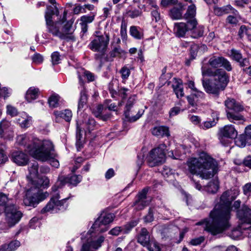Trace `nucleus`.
Returning <instances> with one entry per match:
<instances>
[{"label":"nucleus","instance_id":"nucleus-48","mask_svg":"<svg viewBox=\"0 0 251 251\" xmlns=\"http://www.w3.org/2000/svg\"><path fill=\"white\" fill-rule=\"evenodd\" d=\"M226 192L227 193L228 195H229L230 200L233 201L239 195L240 190L238 188L234 187L226 191Z\"/></svg>","mask_w":251,"mask_h":251},{"label":"nucleus","instance_id":"nucleus-62","mask_svg":"<svg viewBox=\"0 0 251 251\" xmlns=\"http://www.w3.org/2000/svg\"><path fill=\"white\" fill-rule=\"evenodd\" d=\"M7 113L12 117L15 116L18 114L17 109L11 105L7 106Z\"/></svg>","mask_w":251,"mask_h":251},{"label":"nucleus","instance_id":"nucleus-63","mask_svg":"<svg viewBox=\"0 0 251 251\" xmlns=\"http://www.w3.org/2000/svg\"><path fill=\"white\" fill-rule=\"evenodd\" d=\"M32 59L34 63L36 64H40L43 61V57L41 54L39 53H35L32 57Z\"/></svg>","mask_w":251,"mask_h":251},{"label":"nucleus","instance_id":"nucleus-55","mask_svg":"<svg viewBox=\"0 0 251 251\" xmlns=\"http://www.w3.org/2000/svg\"><path fill=\"white\" fill-rule=\"evenodd\" d=\"M216 124V123L214 120L206 121L203 122L201 126L203 129H207L215 126Z\"/></svg>","mask_w":251,"mask_h":251},{"label":"nucleus","instance_id":"nucleus-39","mask_svg":"<svg viewBox=\"0 0 251 251\" xmlns=\"http://www.w3.org/2000/svg\"><path fill=\"white\" fill-rule=\"evenodd\" d=\"M135 101V96H133L129 98L126 105L125 110V115L126 118H128L129 116V111Z\"/></svg>","mask_w":251,"mask_h":251},{"label":"nucleus","instance_id":"nucleus-12","mask_svg":"<svg viewBox=\"0 0 251 251\" xmlns=\"http://www.w3.org/2000/svg\"><path fill=\"white\" fill-rule=\"evenodd\" d=\"M4 212L5 222L9 227H12L18 223L23 217L22 212L14 203L6 206Z\"/></svg>","mask_w":251,"mask_h":251},{"label":"nucleus","instance_id":"nucleus-50","mask_svg":"<svg viewBox=\"0 0 251 251\" xmlns=\"http://www.w3.org/2000/svg\"><path fill=\"white\" fill-rule=\"evenodd\" d=\"M151 15L152 22H154L157 23L161 19L160 14L158 11V8L151 10Z\"/></svg>","mask_w":251,"mask_h":251},{"label":"nucleus","instance_id":"nucleus-27","mask_svg":"<svg viewBox=\"0 0 251 251\" xmlns=\"http://www.w3.org/2000/svg\"><path fill=\"white\" fill-rule=\"evenodd\" d=\"M39 93V89L38 88L30 87L26 92L25 98L28 102H30L38 98Z\"/></svg>","mask_w":251,"mask_h":251},{"label":"nucleus","instance_id":"nucleus-2","mask_svg":"<svg viewBox=\"0 0 251 251\" xmlns=\"http://www.w3.org/2000/svg\"><path fill=\"white\" fill-rule=\"evenodd\" d=\"M82 176L79 175H72L67 176L59 175L57 181L51 188L53 194L50 201L42 209L41 212L44 213L46 212L51 211L54 213L58 212L59 211H64L68 207V204L66 203V201L68 199L65 198L59 200L60 197L59 194L56 192L57 189L59 188L62 187L66 184L76 186L82 180Z\"/></svg>","mask_w":251,"mask_h":251},{"label":"nucleus","instance_id":"nucleus-10","mask_svg":"<svg viewBox=\"0 0 251 251\" xmlns=\"http://www.w3.org/2000/svg\"><path fill=\"white\" fill-rule=\"evenodd\" d=\"M164 144H162L159 147L151 150L148 156V162L151 167H154L162 164L165 160V151H167Z\"/></svg>","mask_w":251,"mask_h":251},{"label":"nucleus","instance_id":"nucleus-42","mask_svg":"<svg viewBox=\"0 0 251 251\" xmlns=\"http://www.w3.org/2000/svg\"><path fill=\"white\" fill-rule=\"evenodd\" d=\"M35 137L30 133L19 135L17 137V141H35Z\"/></svg>","mask_w":251,"mask_h":251},{"label":"nucleus","instance_id":"nucleus-61","mask_svg":"<svg viewBox=\"0 0 251 251\" xmlns=\"http://www.w3.org/2000/svg\"><path fill=\"white\" fill-rule=\"evenodd\" d=\"M144 112V111L142 109L139 110L137 113V114L136 115V116L130 117L129 116L128 118H126L128 121L130 122H135L137 121L138 119H139L141 116L143 114Z\"/></svg>","mask_w":251,"mask_h":251},{"label":"nucleus","instance_id":"nucleus-43","mask_svg":"<svg viewBox=\"0 0 251 251\" xmlns=\"http://www.w3.org/2000/svg\"><path fill=\"white\" fill-rule=\"evenodd\" d=\"M59 96L58 95H51L48 100V103L50 107L55 108L58 106Z\"/></svg>","mask_w":251,"mask_h":251},{"label":"nucleus","instance_id":"nucleus-45","mask_svg":"<svg viewBox=\"0 0 251 251\" xmlns=\"http://www.w3.org/2000/svg\"><path fill=\"white\" fill-rule=\"evenodd\" d=\"M230 57L234 61L238 62L243 58L241 52L235 49H231L230 50Z\"/></svg>","mask_w":251,"mask_h":251},{"label":"nucleus","instance_id":"nucleus-36","mask_svg":"<svg viewBox=\"0 0 251 251\" xmlns=\"http://www.w3.org/2000/svg\"><path fill=\"white\" fill-rule=\"evenodd\" d=\"M17 122L21 127L27 128L31 124V117L27 116L25 113H24L23 116L21 118L18 119Z\"/></svg>","mask_w":251,"mask_h":251},{"label":"nucleus","instance_id":"nucleus-31","mask_svg":"<svg viewBox=\"0 0 251 251\" xmlns=\"http://www.w3.org/2000/svg\"><path fill=\"white\" fill-rule=\"evenodd\" d=\"M13 203L12 199L9 198L7 195L0 192V214L5 210L6 206Z\"/></svg>","mask_w":251,"mask_h":251},{"label":"nucleus","instance_id":"nucleus-29","mask_svg":"<svg viewBox=\"0 0 251 251\" xmlns=\"http://www.w3.org/2000/svg\"><path fill=\"white\" fill-rule=\"evenodd\" d=\"M28 171L29 175L27 176V178L29 179L30 183H32V180L33 178H36L38 176V164L36 161H34L31 163L29 167Z\"/></svg>","mask_w":251,"mask_h":251},{"label":"nucleus","instance_id":"nucleus-14","mask_svg":"<svg viewBox=\"0 0 251 251\" xmlns=\"http://www.w3.org/2000/svg\"><path fill=\"white\" fill-rule=\"evenodd\" d=\"M149 191V188H144L141 192H139L137 200L134 203L135 208L140 210L143 209L145 206L149 204L150 200H147V194Z\"/></svg>","mask_w":251,"mask_h":251},{"label":"nucleus","instance_id":"nucleus-16","mask_svg":"<svg viewBox=\"0 0 251 251\" xmlns=\"http://www.w3.org/2000/svg\"><path fill=\"white\" fill-rule=\"evenodd\" d=\"M196 27V26L191 27L190 24L187 22L176 23L174 25V33L178 37H183L188 31L193 30Z\"/></svg>","mask_w":251,"mask_h":251},{"label":"nucleus","instance_id":"nucleus-17","mask_svg":"<svg viewBox=\"0 0 251 251\" xmlns=\"http://www.w3.org/2000/svg\"><path fill=\"white\" fill-rule=\"evenodd\" d=\"M218 135L221 137L234 139L237 136L238 132L234 126L228 125L219 129Z\"/></svg>","mask_w":251,"mask_h":251},{"label":"nucleus","instance_id":"nucleus-51","mask_svg":"<svg viewBox=\"0 0 251 251\" xmlns=\"http://www.w3.org/2000/svg\"><path fill=\"white\" fill-rule=\"evenodd\" d=\"M229 15L226 18V22L231 25H236L238 22V18L239 17V12L238 15Z\"/></svg>","mask_w":251,"mask_h":251},{"label":"nucleus","instance_id":"nucleus-22","mask_svg":"<svg viewBox=\"0 0 251 251\" xmlns=\"http://www.w3.org/2000/svg\"><path fill=\"white\" fill-rule=\"evenodd\" d=\"M214 12L216 15L218 16H221L228 13L238 15V11L230 5H227L222 7H215Z\"/></svg>","mask_w":251,"mask_h":251},{"label":"nucleus","instance_id":"nucleus-41","mask_svg":"<svg viewBox=\"0 0 251 251\" xmlns=\"http://www.w3.org/2000/svg\"><path fill=\"white\" fill-rule=\"evenodd\" d=\"M240 141L251 140V125L246 127L244 134L240 135Z\"/></svg>","mask_w":251,"mask_h":251},{"label":"nucleus","instance_id":"nucleus-60","mask_svg":"<svg viewBox=\"0 0 251 251\" xmlns=\"http://www.w3.org/2000/svg\"><path fill=\"white\" fill-rule=\"evenodd\" d=\"M144 112V111L142 109L139 110L137 113V114L136 115V116L130 117L129 116L128 118H126L128 121L130 122H135L137 121L138 119H139L141 116L143 114Z\"/></svg>","mask_w":251,"mask_h":251},{"label":"nucleus","instance_id":"nucleus-15","mask_svg":"<svg viewBox=\"0 0 251 251\" xmlns=\"http://www.w3.org/2000/svg\"><path fill=\"white\" fill-rule=\"evenodd\" d=\"M196 6L195 4H192L188 6L185 13L183 15V18L186 20L188 24H190V26H197L198 23L196 18Z\"/></svg>","mask_w":251,"mask_h":251},{"label":"nucleus","instance_id":"nucleus-5","mask_svg":"<svg viewBox=\"0 0 251 251\" xmlns=\"http://www.w3.org/2000/svg\"><path fill=\"white\" fill-rule=\"evenodd\" d=\"M58 14V10L55 6L54 7L50 6L47 7L45 17L48 31L53 36H57L61 39H72V24L67 22L63 26H62L66 20L67 11L66 10L64 11L63 16L61 20L54 23L52 21V16Z\"/></svg>","mask_w":251,"mask_h":251},{"label":"nucleus","instance_id":"nucleus-35","mask_svg":"<svg viewBox=\"0 0 251 251\" xmlns=\"http://www.w3.org/2000/svg\"><path fill=\"white\" fill-rule=\"evenodd\" d=\"M129 33L135 39L140 40L143 38V32L139 27L131 26L130 27Z\"/></svg>","mask_w":251,"mask_h":251},{"label":"nucleus","instance_id":"nucleus-32","mask_svg":"<svg viewBox=\"0 0 251 251\" xmlns=\"http://www.w3.org/2000/svg\"><path fill=\"white\" fill-rule=\"evenodd\" d=\"M20 246L18 240L11 241L8 244H4L0 246V251H14Z\"/></svg>","mask_w":251,"mask_h":251},{"label":"nucleus","instance_id":"nucleus-6","mask_svg":"<svg viewBox=\"0 0 251 251\" xmlns=\"http://www.w3.org/2000/svg\"><path fill=\"white\" fill-rule=\"evenodd\" d=\"M215 78L213 79L201 80L202 86L205 91L208 93L218 96L220 92L225 90L228 82V76L222 69L217 71Z\"/></svg>","mask_w":251,"mask_h":251},{"label":"nucleus","instance_id":"nucleus-11","mask_svg":"<svg viewBox=\"0 0 251 251\" xmlns=\"http://www.w3.org/2000/svg\"><path fill=\"white\" fill-rule=\"evenodd\" d=\"M114 215L112 213H102L97 219L90 228L91 232H104L108 229V225L114 220Z\"/></svg>","mask_w":251,"mask_h":251},{"label":"nucleus","instance_id":"nucleus-33","mask_svg":"<svg viewBox=\"0 0 251 251\" xmlns=\"http://www.w3.org/2000/svg\"><path fill=\"white\" fill-rule=\"evenodd\" d=\"M226 116L228 120L232 123L236 124L238 121H244V117L239 112L227 111Z\"/></svg>","mask_w":251,"mask_h":251},{"label":"nucleus","instance_id":"nucleus-3","mask_svg":"<svg viewBox=\"0 0 251 251\" xmlns=\"http://www.w3.org/2000/svg\"><path fill=\"white\" fill-rule=\"evenodd\" d=\"M25 151L33 158L42 161L49 162L56 168L59 167L58 155L52 142H25Z\"/></svg>","mask_w":251,"mask_h":251},{"label":"nucleus","instance_id":"nucleus-9","mask_svg":"<svg viewBox=\"0 0 251 251\" xmlns=\"http://www.w3.org/2000/svg\"><path fill=\"white\" fill-rule=\"evenodd\" d=\"M100 233L101 232H91L90 229L86 235L87 242L82 245L80 251H95L92 249L96 250L101 247L105 237L100 234Z\"/></svg>","mask_w":251,"mask_h":251},{"label":"nucleus","instance_id":"nucleus-53","mask_svg":"<svg viewBox=\"0 0 251 251\" xmlns=\"http://www.w3.org/2000/svg\"><path fill=\"white\" fill-rule=\"evenodd\" d=\"M111 100H106L105 101V109L108 108V110L113 111H117V105L114 103H110Z\"/></svg>","mask_w":251,"mask_h":251},{"label":"nucleus","instance_id":"nucleus-1","mask_svg":"<svg viewBox=\"0 0 251 251\" xmlns=\"http://www.w3.org/2000/svg\"><path fill=\"white\" fill-rule=\"evenodd\" d=\"M230 200L227 193L224 192L220 201L209 213V218L197 223V225H205V230L213 235L223 233L230 227L231 218Z\"/></svg>","mask_w":251,"mask_h":251},{"label":"nucleus","instance_id":"nucleus-23","mask_svg":"<svg viewBox=\"0 0 251 251\" xmlns=\"http://www.w3.org/2000/svg\"><path fill=\"white\" fill-rule=\"evenodd\" d=\"M151 132L153 135L158 138L170 136L169 128L166 126H155L151 129Z\"/></svg>","mask_w":251,"mask_h":251},{"label":"nucleus","instance_id":"nucleus-46","mask_svg":"<svg viewBox=\"0 0 251 251\" xmlns=\"http://www.w3.org/2000/svg\"><path fill=\"white\" fill-rule=\"evenodd\" d=\"M87 100V96L85 91H81L80 92V98L78 103V109L80 110L83 107L84 104L86 103Z\"/></svg>","mask_w":251,"mask_h":251},{"label":"nucleus","instance_id":"nucleus-28","mask_svg":"<svg viewBox=\"0 0 251 251\" xmlns=\"http://www.w3.org/2000/svg\"><path fill=\"white\" fill-rule=\"evenodd\" d=\"M31 184L36 188H39V189H40L41 187L47 188L49 187L50 179L48 177L44 176L39 178L37 181L32 180Z\"/></svg>","mask_w":251,"mask_h":251},{"label":"nucleus","instance_id":"nucleus-20","mask_svg":"<svg viewBox=\"0 0 251 251\" xmlns=\"http://www.w3.org/2000/svg\"><path fill=\"white\" fill-rule=\"evenodd\" d=\"M225 105L227 111L239 112L243 110V107L232 98H227L225 101Z\"/></svg>","mask_w":251,"mask_h":251},{"label":"nucleus","instance_id":"nucleus-25","mask_svg":"<svg viewBox=\"0 0 251 251\" xmlns=\"http://www.w3.org/2000/svg\"><path fill=\"white\" fill-rule=\"evenodd\" d=\"M151 239L147 229L145 228H142L138 236V242L144 247H146L149 244Z\"/></svg>","mask_w":251,"mask_h":251},{"label":"nucleus","instance_id":"nucleus-54","mask_svg":"<svg viewBox=\"0 0 251 251\" xmlns=\"http://www.w3.org/2000/svg\"><path fill=\"white\" fill-rule=\"evenodd\" d=\"M127 14L129 17L133 19L141 16L142 14V11L139 9H133L128 11L127 12Z\"/></svg>","mask_w":251,"mask_h":251},{"label":"nucleus","instance_id":"nucleus-30","mask_svg":"<svg viewBox=\"0 0 251 251\" xmlns=\"http://www.w3.org/2000/svg\"><path fill=\"white\" fill-rule=\"evenodd\" d=\"M174 84L172 85L174 91L177 98H180L184 96L183 88L180 80L174 78Z\"/></svg>","mask_w":251,"mask_h":251},{"label":"nucleus","instance_id":"nucleus-24","mask_svg":"<svg viewBox=\"0 0 251 251\" xmlns=\"http://www.w3.org/2000/svg\"><path fill=\"white\" fill-rule=\"evenodd\" d=\"M178 7H174L170 10V16L173 20H179L183 18V11L184 5L181 2L177 3Z\"/></svg>","mask_w":251,"mask_h":251},{"label":"nucleus","instance_id":"nucleus-56","mask_svg":"<svg viewBox=\"0 0 251 251\" xmlns=\"http://www.w3.org/2000/svg\"><path fill=\"white\" fill-rule=\"evenodd\" d=\"M204 240V238L203 236H200L199 237L195 238L192 239L190 244L193 246H198L201 244Z\"/></svg>","mask_w":251,"mask_h":251},{"label":"nucleus","instance_id":"nucleus-58","mask_svg":"<svg viewBox=\"0 0 251 251\" xmlns=\"http://www.w3.org/2000/svg\"><path fill=\"white\" fill-rule=\"evenodd\" d=\"M177 3V0H161V5L163 7H167Z\"/></svg>","mask_w":251,"mask_h":251},{"label":"nucleus","instance_id":"nucleus-52","mask_svg":"<svg viewBox=\"0 0 251 251\" xmlns=\"http://www.w3.org/2000/svg\"><path fill=\"white\" fill-rule=\"evenodd\" d=\"M122 78L123 79H126L129 77L130 74L129 69L126 66L123 67L120 70Z\"/></svg>","mask_w":251,"mask_h":251},{"label":"nucleus","instance_id":"nucleus-47","mask_svg":"<svg viewBox=\"0 0 251 251\" xmlns=\"http://www.w3.org/2000/svg\"><path fill=\"white\" fill-rule=\"evenodd\" d=\"M193 32L192 36L194 38H198L203 35L204 34V27L202 25H199L196 27Z\"/></svg>","mask_w":251,"mask_h":251},{"label":"nucleus","instance_id":"nucleus-38","mask_svg":"<svg viewBox=\"0 0 251 251\" xmlns=\"http://www.w3.org/2000/svg\"><path fill=\"white\" fill-rule=\"evenodd\" d=\"M54 114L57 117L64 119L66 122H70L72 117V113L71 110L68 109L61 112H54Z\"/></svg>","mask_w":251,"mask_h":251},{"label":"nucleus","instance_id":"nucleus-18","mask_svg":"<svg viewBox=\"0 0 251 251\" xmlns=\"http://www.w3.org/2000/svg\"><path fill=\"white\" fill-rule=\"evenodd\" d=\"M10 123L7 120H3L0 123V136L4 140H12L13 132L9 129Z\"/></svg>","mask_w":251,"mask_h":251},{"label":"nucleus","instance_id":"nucleus-4","mask_svg":"<svg viewBox=\"0 0 251 251\" xmlns=\"http://www.w3.org/2000/svg\"><path fill=\"white\" fill-rule=\"evenodd\" d=\"M213 161L210 156L202 151L198 158L191 157L187 160V170L192 175L199 176L202 179H209L217 173Z\"/></svg>","mask_w":251,"mask_h":251},{"label":"nucleus","instance_id":"nucleus-64","mask_svg":"<svg viewBox=\"0 0 251 251\" xmlns=\"http://www.w3.org/2000/svg\"><path fill=\"white\" fill-rule=\"evenodd\" d=\"M51 60L53 65L57 64L59 63L60 55L58 52H54L51 55Z\"/></svg>","mask_w":251,"mask_h":251},{"label":"nucleus","instance_id":"nucleus-37","mask_svg":"<svg viewBox=\"0 0 251 251\" xmlns=\"http://www.w3.org/2000/svg\"><path fill=\"white\" fill-rule=\"evenodd\" d=\"M238 35L241 38L246 35L248 39L251 41V28L247 27L245 25H241L239 30Z\"/></svg>","mask_w":251,"mask_h":251},{"label":"nucleus","instance_id":"nucleus-8","mask_svg":"<svg viewBox=\"0 0 251 251\" xmlns=\"http://www.w3.org/2000/svg\"><path fill=\"white\" fill-rule=\"evenodd\" d=\"M47 192H43L41 189L32 185L26 191L24 199V203L26 206L35 207L41 201L49 197Z\"/></svg>","mask_w":251,"mask_h":251},{"label":"nucleus","instance_id":"nucleus-13","mask_svg":"<svg viewBox=\"0 0 251 251\" xmlns=\"http://www.w3.org/2000/svg\"><path fill=\"white\" fill-rule=\"evenodd\" d=\"M208 63L213 68L223 67L227 71H231L232 69L229 61L222 56H213L209 58Z\"/></svg>","mask_w":251,"mask_h":251},{"label":"nucleus","instance_id":"nucleus-21","mask_svg":"<svg viewBox=\"0 0 251 251\" xmlns=\"http://www.w3.org/2000/svg\"><path fill=\"white\" fill-rule=\"evenodd\" d=\"M13 161L19 166H25L28 162V156L22 151H15L12 154Z\"/></svg>","mask_w":251,"mask_h":251},{"label":"nucleus","instance_id":"nucleus-59","mask_svg":"<svg viewBox=\"0 0 251 251\" xmlns=\"http://www.w3.org/2000/svg\"><path fill=\"white\" fill-rule=\"evenodd\" d=\"M126 23L122 21L120 29V34L122 38H125L126 36Z\"/></svg>","mask_w":251,"mask_h":251},{"label":"nucleus","instance_id":"nucleus-19","mask_svg":"<svg viewBox=\"0 0 251 251\" xmlns=\"http://www.w3.org/2000/svg\"><path fill=\"white\" fill-rule=\"evenodd\" d=\"M237 217L242 223L251 224V209L244 206L237 211Z\"/></svg>","mask_w":251,"mask_h":251},{"label":"nucleus","instance_id":"nucleus-49","mask_svg":"<svg viewBox=\"0 0 251 251\" xmlns=\"http://www.w3.org/2000/svg\"><path fill=\"white\" fill-rule=\"evenodd\" d=\"M149 251H159L160 249L157 243L153 239H151L150 243L146 246Z\"/></svg>","mask_w":251,"mask_h":251},{"label":"nucleus","instance_id":"nucleus-57","mask_svg":"<svg viewBox=\"0 0 251 251\" xmlns=\"http://www.w3.org/2000/svg\"><path fill=\"white\" fill-rule=\"evenodd\" d=\"M94 20V15L92 16H83L80 18V21L81 23L85 24L92 23Z\"/></svg>","mask_w":251,"mask_h":251},{"label":"nucleus","instance_id":"nucleus-34","mask_svg":"<svg viewBox=\"0 0 251 251\" xmlns=\"http://www.w3.org/2000/svg\"><path fill=\"white\" fill-rule=\"evenodd\" d=\"M219 188V182L217 179L210 181L205 187L206 191L211 194L216 193Z\"/></svg>","mask_w":251,"mask_h":251},{"label":"nucleus","instance_id":"nucleus-44","mask_svg":"<svg viewBox=\"0 0 251 251\" xmlns=\"http://www.w3.org/2000/svg\"><path fill=\"white\" fill-rule=\"evenodd\" d=\"M126 52L120 48H115L110 52V55L112 58L116 57H122L124 56Z\"/></svg>","mask_w":251,"mask_h":251},{"label":"nucleus","instance_id":"nucleus-40","mask_svg":"<svg viewBox=\"0 0 251 251\" xmlns=\"http://www.w3.org/2000/svg\"><path fill=\"white\" fill-rule=\"evenodd\" d=\"M207 49V47L202 45L200 47L196 44L192 45L190 48V57H191V60L194 59L197 54L198 50H205Z\"/></svg>","mask_w":251,"mask_h":251},{"label":"nucleus","instance_id":"nucleus-7","mask_svg":"<svg viewBox=\"0 0 251 251\" xmlns=\"http://www.w3.org/2000/svg\"><path fill=\"white\" fill-rule=\"evenodd\" d=\"M109 40V34L104 32L103 35L95 36L88 45L91 50L99 52L95 54V59L96 62L99 65L100 69L103 65V56L107 49Z\"/></svg>","mask_w":251,"mask_h":251},{"label":"nucleus","instance_id":"nucleus-26","mask_svg":"<svg viewBox=\"0 0 251 251\" xmlns=\"http://www.w3.org/2000/svg\"><path fill=\"white\" fill-rule=\"evenodd\" d=\"M206 59H204L201 63V74L204 77L205 76H213L215 78V75H217V71L219 69H217L213 71L211 68L209 67L208 63L205 62Z\"/></svg>","mask_w":251,"mask_h":251}]
</instances>
